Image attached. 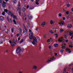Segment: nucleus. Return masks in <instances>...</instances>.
<instances>
[{
  "label": "nucleus",
  "instance_id": "1",
  "mask_svg": "<svg viewBox=\"0 0 73 73\" xmlns=\"http://www.w3.org/2000/svg\"><path fill=\"white\" fill-rule=\"evenodd\" d=\"M29 38L30 40L33 39V41L32 43L33 45H35L37 43V40H36V38L35 36H33V33L32 32H31L29 34Z\"/></svg>",
  "mask_w": 73,
  "mask_h": 73
},
{
  "label": "nucleus",
  "instance_id": "2",
  "mask_svg": "<svg viewBox=\"0 0 73 73\" xmlns=\"http://www.w3.org/2000/svg\"><path fill=\"white\" fill-rule=\"evenodd\" d=\"M21 48H18L16 50V53H19L21 52Z\"/></svg>",
  "mask_w": 73,
  "mask_h": 73
},
{
  "label": "nucleus",
  "instance_id": "3",
  "mask_svg": "<svg viewBox=\"0 0 73 73\" xmlns=\"http://www.w3.org/2000/svg\"><path fill=\"white\" fill-rule=\"evenodd\" d=\"M62 38H63V37H62L61 38H60V39H58V41L59 42H64V40L62 39Z\"/></svg>",
  "mask_w": 73,
  "mask_h": 73
},
{
  "label": "nucleus",
  "instance_id": "4",
  "mask_svg": "<svg viewBox=\"0 0 73 73\" xmlns=\"http://www.w3.org/2000/svg\"><path fill=\"white\" fill-rule=\"evenodd\" d=\"M23 26L24 27V28L25 30V32L26 33H27V28H26V27H25V26L24 24H23Z\"/></svg>",
  "mask_w": 73,
  "mask_h": 73
},
{
  "label": "nucleus",
  "instance_id": "5",
  "mask_svg": "<svg viewBox=\"0 0 73 73\" xmlns=\"http://www.w3.org/2000/svg\"><path fill=\"white\" fill-rule=\"evenodd\" d=\"M36 43L35 44V45H36V44H37V41L38 42H39V41H40V39L39 37H37L36 39Z\"/></svg>",
  "mask_w": 73,
  "mask_h": 73
},
{
  "label": "nucleus",
  "instance_id": "6",
  "mask_svg": "<svg viewBox=\"0 0 73 73\" xmlns=\"http://www.w3.org/2000/svg\"><path fill=\"white\" fill-rule=\"evenodd\" d=\"M4 20V18L2 16L0 17V20L1 21H3Z\"/></svg>",
  "mask_w": 73,
  "mask_h": 73
},
{
  "label": "nucleus",
  "instance_id": "7",
  "mask_svg": "<svg viewBox=\"0 0 73 73\" xmlns=\"http://www.w3.org/2000/svg\"><path fill=\"white\" fill-rule=\"evenodd\" d=\"M54 21H53L51 20L50 21V24L51 25H53L54 24Z\"/></svg>",
  "mask_w": 73,
  "mask_h": 73
},
{
  "label": "nucleus",
  "instance_id": "8",
  "mask_svg": "<svg viewBox=\"0 0 73 73\" xmlns=\"http://www.w3.org/2000/svg\"><path fill=\"white\" fill-rule=\"evenodd\" d=\"M33 69H37V66L35 65L33 66Z\"/></svg>",
  "mask_w": 73,
  "mask_h": 73
},
{
  "label": "nucleus",
  "instance_id": "9",
  "mask_svg": "<svg viewBox=\"0 0 73 73\" xmlns=\"http://www.w3.org/2000/svg\"><path fill=\"white\" fill-rule=\"evenodd\" d=\"M15 44H16V43H15V42H13V43H12L11 44V45L12 46H15Z\"/></svg>",
  "mask_w": 73,
  "mask_h": 73
},
{
  "label": "nucleus",
  "instance_id": "10",
  "mask_svg": "<svg viewBox=\"0 0 73 73\" xmlns=\"http://www.w3.org/2000/svg\"><path fill=\"white\" fill-rule=\"evenodd\" d=\"M72 27V25L71 24L68 25V28H71Z\"/></svg>",
  "mask_w": 73,
  "mask_h": 73
},
{
  "label": "nucleus",
  "instance_id": "11",
  "mask_svg": "<svg viewBox=\"0 0 73 73\" xmlns=\"http://www.w3.org/2000/svg\"><path fill=\"white\" fill-rule=\"evenodd\" d=\"M61 23L62 24V25H64L65 24V23H64V22L63 21H61Z\"/></svg>",
  "mask_w": 73,
  "mask_h": 73
},
{
  "label": "nucleus",
  "instance_id": "12",
  "mask_svg": "<svg viewBox=\"0 0 73 73\" xmlns=\"http://www.w3.org/2000/svg\"><path fill=\"white\" fill-rule=\"evenodd\" d=\"M60 32L61 33V32H64V30L62 29H60Z\"/></svg>",
  "mask_w": 73,
  "mask_h": 73
},
{
  "label": "nucleus",
  "instance_id": "13",
  "mask_svg": "<svg viewBox=\"0 0 73 73\" xmlns=\"http://www.w3.org/2000/svg\"><path fill=\"white\" fill-rule=\"evenodd\" d=\"M64 50H60V52L61 53H62H62H64Z\"/></svg>",
  "mask_w": 73,
  "mask_h": 73
},
{
  "label": "nucleus",
  "instance_id": "14",
  "mask_svg": "<svg viewBox=\"0 0 73 73\" xmlns=\"http://www.w3.org/2000/svg\"><path fill=\"white\" fill-rule=\"evenodd\" d=\"M2 6L4 8L5 7V5L3 3L2 4Z\"/></svg>",
  "mask_w": 73,
  "mask_h": 73
},
{
  "label": "nucleus",
  "instance_id": "15",
  "mask_svg": "<svg viewBox=\"0 0 73 73\" xmlns=\"http://www.w3.org/2000/svg\"><path fill=\"white\" fill-rule=\"evenodd\" d=\"M18 6L19 7H20L21 6V3H20V2H18Z\"/></svg>",
  "mask_w": 73,
  "mask_h": 73
},
{
  "label": "nucleus",
  "instance_id": "16",
  "mask_svg": "<svg viewBox=\"0 0 73 73\" xmlns=\"http://www.w3.org/2000/svg\"><path fill=\"white\" fill-rule=\"evenodd\" d=\"M7 13L8 14V15H11V14L12 13V12H11L10 11H8Z\"/></svg>",
  "mask_w": 73,
  "mask_h": 73
},
{
  "label": "nucleus",
  "instance_id": "17",
  "mask_svg": "<svg viewBox=\"0 0 73 73\" xmlns=\"http://www.w3.org/2000/svg\"><path fill=\"white\" fill-rule=\"evenodd\" d=\"M54 47H58V44H54Z\"/></svg>",
  "mask_w": 73,
  "mask_h": 73
},
{
  "label": "nucleus",
  "instance_id": "18",
  "mask_svg": "<svg viewBox=\"0 0 73 73\" xmlns=\"http://www.w3.org/2000/svg\"><path fill=\"white\" fill-rule=\"evenodd\" d=\"M28 18L29 19H32V18H33V17L32 16H28Z\"/></svg>",
  "mask_w": 73,
  "mask_h": 73
},
{
  "label": "nucleus",
  "instance_id": "19",
  "mask_svg": "<svg viewBox=\"0 0 73 73\" xmlns=\"http://www.w3.org/2000/svg\"><path fill=\"white\" fill-rule=\"evenodd\" d=\"M13 22L15 24V25H16V21L14 19L13 20Z\"/></svg>",
  "mask_w": 73,
  "mask_h": 73
},
{
  "label": "nucleus",
  "instance_id": "20",
  "mask_svg": "<svg viewBox=\"0 0 73 73\" xmlns=\"http://www.w3.org/2000/svg\"><path fill=\"white\" fill-rule=\"evenodd\" d=\"M45 22H43L41 25H45Z\"/></svg>",
  "mask_w": 73,
  "mask_h": 73
},
{
  "label": "nucleus",
  "instance_id": "21",
  "mask_svg": "<svg viewBox=\"0 0 73 73\" xmlns=\"http://www.w3.org/2000/svg\"><path fill=\"white\" fill-rule=\"evenodd\" d=\"M55 36H56V38H58V34H55Z\"/></svg>",
  "mask_w": 73,
  "mask_h": 73
},
{
  "label": "nucleus",
  "instance_id": "22",
  "mask_svg": "<svg viewBox=\"0 0 73 73\" xmlns=\"http://www.w3.org/2000/svg\"><path fill=\"white\" fill-rule=\"evenodd\" d=\"M53 32V31L52 30H50V33L51 34H53V33H54V32Z\"/></svg>",
  "mask_w": 73,
  "mask_h": 73
},
{
  "label": "nucleus",
  "instance_id": "23",
  "mask_svg": "<svg viewBox=\"0 0 73 73\" xmlns=\"http://www.w3.org/2000/svg\"><path fill=\"white\" fill-rule=\"evenodd\" d=\"M2 15L3 16H5V12H3L2 13Z\"/></svg>",
  "mask_w": 73,
  "mask_h": 73
},
{
  "label": "nucleus",
  "instance_id": "24",
  "mask_svg": "<svg viewBox=\"0 0 73 73\" xmlns=\"http://www.w3.org/2000/svg\"><path fill=\"white\" fill-rule=\"evenodd\" d=\"M4 11L6 13H8V11L7 9H4Z\"/></svg>",
  "mask_w": 73,
  "mask_h": 73
},
{
  "label": "nucleus",
  "instance_id": "25",
  "mask_svg": "<svg viewBox=\"0 0 73 73\" xmlns=\"http://www.w3.org/2000/svg\"><path fill=\"white\" fill-rule=\"evenodd\" d=\"M23 15L24 17H25L26 16V15H25V14L24 13H23Z\"/></svg>",
  "mask_w": 73,
  "mask_h": 73
},
{
  "label": "nucleus",
  "instance_id": "26",
  "mask_svg": "<svg viewBox=\"0 0 73 73\" xmlns=\"http://www.w3.org/2000/svg\"><path fill=\"white\" fill-rule=\"evenodd\" d=\"M70 36H73V33L72 32H70Z\"/></svg>",
  "mask_w": 73,
  "mask_h": 73
},
{
  "label": "nucleus",
  "instance_id": "27",
  "mask_svg": "<svg viewBox=\"0 0 73 73\" xmlns=\"http://www.w3.org/2000/svg\"><path fill=\"white\" fill-rule=\"evenodd\" d=\"M68 15L69 14V11H67L66 12V14H65V15Z\"/></svg>",
  "mask_w": 73,
  "mask_h": 73
},
{
  "label": "nucleus",
  "instance_id": "28",
  "mask_svg": "<svg viewBox=\"0 0 73 73\" xmlns=\"http://www.w3.org/2000/svg\"><path fill=\"white\" fill-rule=\"evenodd\" d=\"M51 40V38H50V39H49L48 40H47V42H50V41Z\"/></svg>",
  "mask_w": 73,
  "mask_h": 73
},
{
  "label": "nucleus",
  "instance_id": "29",
  "mask_svg": "<svg viewBox=\"0 0 73 73\" xmlns=\"http://www.w3.org/2000/svg\"><path fill=\"white\" fill-rule=\"evenodd\" d=\"M8 20L9 22H11V19L10 18H8Z\"/></svg>",
  "mask_w": 73,
  "mask_h": 73
},
{
  "label": "nucleus",
  "instance_id": "30",
  "mask_svg": "<svg viewBox=\"0 0 73 73\" xmlns=\"http://www.w3.org/2000/svg\"><path fill=\"white\" fill-rule=\"evenodd\" d=\"M22 11L23 12H25V11H26V9H25V8H23L22 9Z\"/></svg>",
  "mask_w": 73,
  "mask_h": 73
},
{
  "label": "nucleus",
  "instance_id": "31",
  "mask_svg": "<svg viewBox=\"0 0 73 73\" xmlns=\"http://www.w3.org/2000/svg\"><path fill=\"white\" fill-rule=\"evenodd\" d=\"M11 15V16L12 17H13L14 16V14L13 13H12Z\"/></svg>",
  "mask_w": 73,
  "mask_h": 73
},
{
  "label": "nucleus",
  "instance_id": "32",
  "mask_svg": "<svg viewBox=\"0 0 73 73\" xmlns=\"http://www.w3.org/2000/svg\"><path fill=\"white\" fill-rule=\"evenodd\" d=\"M61 48H62V49H65V46H62Z\"/></svg>",
  "mask_w": 73,
  "mask_h": 73
},
{
  "label": "nucleus",
  "instance_id": "33",
  "mask_svg": "<svg viewBox=\"0 0 73 73\" xmlns=\"http://www.w3.org/2000/svg\"><path fill=\"white\" fill-rule=\"evenodd\" d=\"M3 42V41L1 40H0V44H2Z\"/></svg>",
  "mask_w": 73,
  "mask_h": 73
},
{
  "label": "nucleus",
  "instance_id": "34",
  "mask_svg": "<svg viewBox=\"0 0 73 73\" xmlns=\"http://www.w3.org/2000/svg\"><path fill=\"white\" fill-rule=\"evenodd\" d=\"M20 35V33H18L17 34L16 36H17V37H19V35Z\"/></svg>",
  "mask_w": 73,
  "mask_h": 73
},
{
  "label": "nucleus",
  "instance_id": "35",
  "mask_svg": "<svg viewBox=\"0 0 73 73\" xmlns=\"http://www.w3.org/2000/svg\"><path fill=\"white\" fill-rule=\"evenodd\" d=\"M38 2V1H36V2H35L36 4H37V5H38L39 4V3H38L37 2Z\"/></svg>",
  "mask_w": 73,
  "mask_h": 73
},
{
  "label": "nucleus",
  "instance_id": "36",
  "mask_svg": "<svg viewBox=\"0 0 73 73\" xmlns=\"http://www.w3.org/2000/svg\"><path fill=\"white\" fill-rule=\"evenodd\" d=\"M19 32L21 33V29L20 28H19Z\"/></svg>",
  "mask_w": 73,
  "mask_h": 73
},
{
  "label": "nucleus",
  "instance_id": "37",
  "mask_svg": "<svg viewBox=\"0 0 73 73\" xmlns=\"http://www.w3.org/2000/svg\"><path fill=\"white\" fill-rule=\"evenodd\" d=\"M73 65V63H71L69 65V66H72V65Z\"/></svg>",
  "mask_w": 73,
  "mask_h": 73
},
{
  "label": "nucleus",
  "instance_id": "38",
  "mask_svg": "<svg viewBox=\"0 0 73 73\" xmlns=\"http://www.w3.org/2000/svg\"><path fill=\"white\" fill-rule=\"evenodd\" d=\"M62 15H61V13H60L58 14V16H59L60 17H61L62 16Z\"/></svg>",
  "mask_w": 73,
  "mask_h": 73
},
{
  "label": "nucleus",
  "instance_id": "39",
  "mask_svg": "<svg viewBox=\"0 0 73 73\" xmlns=\"http://www.w3.org/2000/svg\"><path fill=\"white\" fill-rule=\"evenodd\" d=\"M48 48H49V49H52V46H49Z\"/></svg>",
  "mask_w": 73,
  "mask_h": 73
},
{
  "label": "nucleus",
  "instance_id": "40",
  "mask_svg": "<svg viewBox=\"0 0 73 73\" xmlns=\"http://www.w3.org/2000/svg\"><path fill=\"white\" fill-rule=\"evenodd\" d=\"M23 39H21V42H20V43H22V42H23Z\"/></svg>",
  "mask_w": 73,
  "mask_h": 73
},
{
  "label": "nucleus",
  "instance_id": "41",
  "mask_svg": "<svg viewBox=\"0 0 73 73\" xmlns=\"http://www.w3.org/2000/svg\"><path fill=\"white\" fill-rule=\"evenodd\" d=\"M69 47H70V48H72L73 47V46H72V45H70L69 46Z\"/></svg>",
  "mask_w": 73,
  "mask_h": 73
},
{
  "label": "nucleus",
  "instance_id": "42",
  "mask_svg": "<svg viewBox=\"0 0 73 73\" xmlns=\"http://www.w3.org/2000/svg\"><path fill=\"white\" fill-rule=\"evenodd\" d=\"M35 30H36V31H38V27H37V28H36L35 29Z\"/></svg>",
  "mask_w": 73,
  "mask_h": 73
},
{
  "label": "nucleus",
  "instance_id": "43",
  "mask_svg": "<svg viewBox=\"0 0 73 73\" xmlns=\"http://www.w3.org/2000/svg\"><path fill=\"white\" fill-rule=\"evenodd\" d=\"M11 32L12 33H13V28H12L11 29Z\"/></svg>",
  "mask_w": 73,
  "mask_h": 73
},
{
  "label": "nucleus",
  "instance_id": "44",
  "mask_svg": "<svg viewBox=\"0 0 73 73\" xmlns=\"http://www.w3.org/2000/svg\"><path fill=\"white\" fill-rule=\"evenodd\" d=\"M51 60H48V61H49V62H50L52 61V58H51Z\"/></svg>",
  "mask_w": 73,
  "mask_h": 73
},
{
  "label": "nucleus",
  "instance_id": "45",
  "mask_svg": "<svg viewBox=\"0 0 73 73\" xmlns=\"http://www.w3.org/2000/svg\"><path fill=\"white\" fill-rule=\"evenodd\" d=\"M13 17V19H16V16H15V15H14Z\"/></svg>",
  "mask_w": 73,
  "mask_h": 73
},
{
  "label": "nucleus",
  "instance_id": "46",
  "mask_svg": "<svg viewBox=\"0 0 73 73\" xmlns=\"http://www.w3.org/2000/svg\"><path fill=\"white\" fill-rule=\"evenodd\" d=\"M13 2L14 3H16V0H14L13 1Z\"/></svg>",
  "mask_w": 73,
  "mask_h": 73
},
{
  "label": "nucleus",
  "instance_id": "47",
  "mask_svg": "<svg viewBox=\"0 0 73 73\" xmlns=\"http://www.w3.org/2000/svg\"><path fill=\"white\" fill-rule=\"evenodd\" d=\"M70 50V49H68V48H67L66 49V51H69V50Z\"/></svg>",
  "mask_w": 73,
  "mask_h": 73
},
{
  "label": "nucleus",
  "instance_id": "48",
  "mask_svg": "<svg viewBox=\"0 0 73 73\" xmlns=\"http://www.w3.org/2000/svg\"><path fill=\"white\" fill-rule=\"evenodd\" d=\"M8 32H9V30L7 29V32L5 31L6 33H8Z\"/></svg>",
  "mask_w": 73,
  "mask_h": 73
},
{
  "label": "nucleus",
  "instance_id": "49",
  "mask_svg": "<svg viewBox=\"0 0 73 73\" xmlns=\"http://www.w3.org/2000/svg\"><path fill=\"white\" fill-rule=\"evenodd\" d=\"M63 20H65V17H63Z\"/></svg>",
  "mask_w": 73,
  "mask_h": 73
},
{
  "label": "nucleus",
  "instance_id": "50",
  "mask_svg": "<svg viewBox=\"0 0 73 73\" xmlns=\"http://www.w3.org/2000/svg\"><path fill=\"white\" fill-rule=\"evenodd\" d=\"M20 9L19 10V15L20 16L21 15V13H20Z\"/></svg>",
  "mask_w": 73,
  "mask_h": 73
},
{
  "label": "nucleus",
  "instance_id": "51",
  "mask_svg": "<svg viewBox=\"0 0 73 73\" xmlns=\"http://www.w3.org/2000/svg\"><path fill=\"white\" fill-rule=\"evenodd\" d=\"M70 4H68L67 5V7H70Z\"/></svg>",
  "mask_w": 73,
  "mask_h": 73
},
{
  "label": "nucleus",
  "instance_id": "52",
  "mask_svg": "<svg viewBox=\"0 0 73 73\" xmlns=\"http://www.w3.org/2000/svg\"><path fill=\"white\" fill-rule=\"evenodd\" d=\"M66 71V69H65V68H64V72L65 73Z\"/></svg>",
  "mask_w": 73,
  "mask_h": 73
},
{
  "label": "nucleus",
  "instance_id": "53",
  "mask_svg": "<svg viewBox=\"0 0 73 73\" xmlns=\"http://www.w3.org/2000/svg\"><path fill=\"white\" fill-rule=\"evenodd\" d=\"M64 45H65V44H62L61 45V46H64Z\"/></svg>",
  "mask_w": 73,
  "mask_h": 73
},
{
  "label": "nucleus",
  "instance_id": "54",
  "mask_svg": "<svg viewBox=\"0 0 73 73\" xmlns=\"http://www.w3.org/2000/svg\"><path fill=\"white\" fill-rule=\"evenodd\" d=\"M19 73H23V71H19Z\"/></svg>",
  "mask_w": 73,
  "mask_h": 73
},
{
  "label": "nucleus",
  "instance_id": "55",
  "mask_svg": "<svg viewBox=\"0 0 73 73\" xmlns=\"http://www.w3.org/2000/svg\"><path fill=\"white\" fill-rule=\"evenodd\" d=\"M3 4H7V3H6V2H5L4 1H3Z\"/></svg>",
  "mask_w": 73,
  "mask_h": 73
},
{
  "label": "nucleus",
  "instance_id": "56",
  "mask_svg": "<svg viewBox=\"0 0 73 73\" xmlns=\"http://www.w3.org/2000/svg\"><path fill=\"white\" fill-rule=\"evenodd\" d=\"M18 41H20V37L18 38Z\"/></svg>",
  "mask_w": 73,
  "mask_h": 73
},
{
  "label": "nucleus",
  "instance_id": "57",
  "mask_svg": "<svg viewBox=\"0 0 73 73\" xmlns=\"http://www.w3.org/2000/svg\"><path fill=\"white\" fill-rule=\"evenodd\" d=\"M68 41H69L68 40H66V42H68Z\"/></svg>",
  "mask_w": 73,
  "mask_h": 73
},
{
  "label": "nucleus",
  "instance_id": "58",
  "mask_svg": "<svg viewBox=\"0 0 73 73\" xmlns=\"http://www.w3.org/2000/svg\"><path fill=\"white\" fill-rule=\"evenodd\" d=\"M9 42L10 44H11L12 43V41L11 40H9Z\"/></svg>",
  "mask_w": 73,
  "mask_h": 73
},
{
  "label": "nucleus",
  "instance_id": "59",
  "mask_svg": "<svg viewBox=\"0 0 73 73\" xmlns=\"http://www.w3.org/2000/svg\"><path fill=\"white\" fill-rule=\"evenodd\" d=\"M49 60H48L46 61V63H47L48 64V63H49Z\"/></svg>",
  "mask_w": 73,
  "mask_h": 73
},
{
  "label": "nucleus",
  "instance_id": "60",
  "mask_svg": "<svg viewBox=\"0 0 73 73\" xmlns=\"http://www.w3.org/2000/svg\"><path fill=\"white\" fill-rule=\"evenodd\" d=\"M31 29H29V32H31Z\"/></svg>",
  "mask_w": 73,
  "mask_h": 73
},
{
  "label": "nucleus",
  "instance_id": "61",
  "mask_svg": "<svg viewBox=\"0 0 73 73\" xmlns=\"http://www.w3.org/2000/svg\"><path fill=\"white\" fill-rule=\"evenodd\" d=\"M27 9H28L29 8V5H28L27 6Z\"/></svg>",
  "mask_w": 73,
  "mask_h": 73
},
{
  "label": "nucleus",
  "instance_id": "62",
  "mask_svg": "<svg viewBox=\"0 0 73 73\" xmlns=\"http://www.w3.org/2000/svg\"><path fill=\"white\" fill-rule=\"evenodd\" d=\"M13 42H15V39H13Z\"/></svg>",
  "mask_w": 73,
  "mask_h": 73
},
{
  "label": "nucleus",
  "instance_id": "63",
  "mask_svg": "<svg viewBox=\"0 0 73 73\" xmlns=\"http://www.w3.org/2000/svg\"><path fill=\"white\" fill-rule=\"evenodd\" d=\"M68 53H71V51H68Z\"/></svg>",
  "mask_w": 73,
  "mask_h": 73
},
{
  "label": "nucleus",
  "instance_id": "64",
  "mask_svg": "<svg viewBox=\"0 0 73 73\" xmlns=\"http://www.w3.org/2000/svg\"><path fill=\"white\" fill-rule=\"evenodd\" d=\"M34 8L33 7V8H30L31 9H33Z\"/></svg>",
  "mask_w": 73,
  "mask_h": 73
}]
</instances>
